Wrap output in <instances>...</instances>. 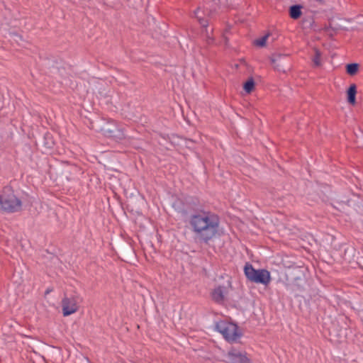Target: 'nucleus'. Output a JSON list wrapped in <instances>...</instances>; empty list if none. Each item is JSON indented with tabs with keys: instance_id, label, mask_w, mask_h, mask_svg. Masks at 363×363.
I'll list each match as a JSON object with an SVG mask.
<instances>
[{
	"instance_id": "nucleus-24",
	"label": "nucleus",
	"mask_w": 363,
	"mask_h": 363,
	"mask_svg": "<svg viewBox=\"0 0 363 363\" xmlns=\"http://www.w3.org/2000/svg\"><path fill=\"white\" fill-rule=\"evenodd\" d=\"M51 291H52V289H47V291H45V294H49Z\"/></svg>"
},
{
	"instance_id": "nucleus-8",
	"label": "nucleus",
	"mask_w": 363,
	"mask_h": 363,
	"mask_svg": "<svg viewBox=\"0 0 363 363\" xmlns=\"http://www.w3.org/2000/svg\"><path fill=\"white\" fill-rule=\"evenodd\" d=\"M226 363H251L245 351L235 347L230 348L227 353Z\"/></svg>"
},
{
	"instance_id": "nucleus-17",
	"label": "nucleus",
	"mask_w": 363,
	"mask_h": 363,
	"mask_svg": "<svg viewBox=\"0 0 363 363\" xmlns=\"http://www.w3.org/2000/svg\"><path fill=\"white\" fill-rule=\"evenodd\" d=\"M323 30L330 37L333 36V31L335 29L332 28L331 24L330 23L329 26H325L323 28Z\"/></svg>"
},
{
	"instance_id": "nucleus-15",
	"label": "nucleus",
	"mask_w": 363,
	"mask_h": 363,
	"mask_svg": "<svg viewBox=\"0 0 363 363\" xmlns=\"http://www.w3.org/2000/svg\"><path fill=\"white\" fill-rule=\"evenodd\" d=\"M359 69V65L357 63L348 64L346 66V72L351 76L355 75Z\"/></svg>"
},
{
	"instance_id": "nucleus-14",
	"label": "nucleus",
	"mask_w": 363,
	"mask_h": 363,
	"mask_svg": "<svg viewBox=\"0 0 363 363\" xmlns=\"http://www.w3.org/2000/svg\"><path fill=\"white\" fill-rule=\"evenodd\" d=\"M255 85V83L254 79L252 77H250L243 84V89L247 94H250L254 90Z\"/></svg>"
},
{
	"instance_id": "nucleus-13",
	"label": "nucleus",
	"mask_w": 363,
	"mask_h": 363,
	"mask_svg": "<svg viewBox=\"0 0 363 363\" xmlns=\"http://www.w3.org/2000/svg\"><path fill=\"white\" fill-rule=\"evenodd\" d=\"M313 51H314V56L312 58L313 65L315 67H320L321 65L320 57H321L322 53L317 48H313Z\"/></svg>"
},
{
	"instance_id": "nucleus-20",
	"label": "nucleus",
	"mask_w": 363,
	"mask_h": 363,
	"mask_svg": "<svg viewBox=\"0 0 363 363\" xmlns=\"http://www.w3.org/2000/svg\"><path fill=\"white\" fill-rule=\"evenodd\" d=\"M206 43H207L208 44H211V43H213V38H211V37L208 35V32H207V30H206Z\"/></svg>"
},
{
	"instance_id": "nucleus-6",
	"label": "nucleus",
	"mask_w": 363,
	"mask_h": 363,
	"mask_svg": "<svg viewBox=\"0 0 363 363\" xmlns=\"http://www.w3.org/2000/svg\"><path fill=\"white\" fill-rule=\"evenodd\" d=\"M100 131L104 135L116 140H122L125 138L123 133L118 128L113 121H104L100 127Z\"/></svg>"
},
{
	"instance_id": "nucleus-19",
	"label": "nucleus",
	"mask_w": 363,
	"mask_h": 363,
	"mask_svg": "<svg viewBox=\"0 0 363 363\" xmlns=\"http://www.w3.org/2000/svg\"><path fill=\"white\" fill-rule=\"evenodd\" d=\"M303 23H308L310 26H312V25L314 23V21L313 18L307 19L306 18H303Z\"/></svg>"
},
{
	"instance_id": "nucleus-22",
	"label": "nucleus",
	"mask_w": 363,
	"mask_h": 363,
	"mask_svg": "<svg viewBox=\"0 0 363 363\" xmlns=\"http://www.w3.org/2000/svg\"><path fill=\"white\" fill-rule=\"evenodd\" d=\"M53 144H54L53 142L46 143V145L48 146V147H51Z\"/></svg>"
},
{
	"instance_id": "nucleus-4",
	"label": "nucleus",
	"mask_w": 363,
	"mask_h": 363,
	"mask_svg": "<svg viewBox=\"0 0 363 363\" xmlns=\"http://www.w3.org/2000/svg\"><path fill=\"white\" fill-rule=\"evenodd\" d=\"M216 329L228 341H235L240 336L238 332V326L232 323L225 321L218 323Z\"/></svg>"
},
{
	"instance_id": "nucleus-25",
	"label": "nucleus",
	"mask_w": 363,
	"mask_h": 363,
	"mask_svg": "<svg viewBox=\"0 0 363 363\" xmlns=\"http://www.w3.org/2000/svg\"><path fill=\"white\" fill-rule=\"evenodd\" d=\"M225 43L227 44L228 38L226 37H224Z\"/></svg>"
},
{
	"instance_id": "nucleus-21",
	"label": "nucleus",
	"mask_w": 363,
	"mask_h": 363,
	"mask_svg": "<svg viewBox=\"0 0 363 363\" xmlns=\"http://www.w3.org/2000/svg\"><path fill=\"white\" fill-rule=\"evenodd\" d=\"M200 13H201V11H200L199 9H198L197 10H196V11H194V17H195L196 18H197V20H198V21H199V18H202V17L200 16Z\"/></svg>"
},
{
	"instance_id": "nucleus-11",
	"label": "nucleus",
	"mask_w": 363,
	"mask_h": 363,
	"mask_svg": "<svg viewBox=\"0 0 363 363\" xmlns=\"http://www.w3.org/2000/svg\"><path fill=\"white\" fill-rule=\"evenodd\" d=\"M347 101L349 104L352 105H354L356 104V94H357V86L354 84H352L347 91Z\"/></svg>"
},
{
	"instance_id": "nucleus-10",
	"label": "nucleus",
	"mask_w": 363,
	"mask_h": 363,
	"mask_svg": "<svg viewBox=\"0 0 363 363\" xmlns=\"http://www.w3.org/2000/svg\"><path fill=\"white\" fill-rule=\"evenodd\" d=\"M302 6L299 4L293 5L289 7V16L292 19L296 20L302 15L301 12Z\"/></svg>"
},
{
	"instance_id": "nucleus-5",
	"label": "nucleus",
	"mask_w": 363,
	"mask_h": 363,
	"mask_svg": "<svg viewBox=\"0 0 363 363\" xmlns=\"http://www.w3.org/2000/svg\"><path fill=\"white\" fill-rule=\"evenodd\" d=\"M82 299L79 296H65L62 298L61 304L64 316H68L76 313L79 308Z\"/></svg>"
},
{
	"instance_id": "nucleus-9",
	"label": "nucleus",
	"mask_w": 363,
	"mask_h": 363,
	"mask_svg": "<svg viewBox=\"0 0 363 363\" xmlns=\"http://www.w3.org/2000/svg\"><path fill=\"white\" fill-rule=\"evenodd\" d=\"M224 293L225 287L219 286L213 290L212 298L216 302L220 303L224 300Z\"/></svg>"
},
{
	"instance_id": "nucleus-2",
	"label": "nucleus",
	"mask_w": 363,
	"mask_h": 363,
	"mask_svg": "<svg viewBox=\"0 0 363 363\" xmlns=\"http://www.w3.org/2000/svg\"><path fill=\"white\" fill-rule=\"evenodd\" d=\"M0 205L5 211L16 212L21 209V201L13 194L12 189L6 186L0 194Z\"/></svg>"
},
{
	"instance_id": "nucleus-16",
	"label": "nucleus",
	"mask_w": 363,
	"mask_h": 363,
	"mask_svg": "<svg viewBox=\"0 0 363 363\" xmlns=\"http://www.w3.org/2000/svg\"><path fill=\"white\" fill-rule=\"evenodd\" d=\"M269 36V34H267L262 37L261 38L257 39L255 40V45L259 47H264L266 45L267 40L268 37Z\"/></svg>"
},
{
	"instance_id": "nucleus-23",
	"label": "nucleus",
	"mask_w": 363,
	"mask_h": 363,
	"mask_svg": "<svg viewBox=\"0 0 363 363\" xmlns=\"http://www.w3.org/2000/svg\"><path fill=\"white\" fill-rule=\"evenodd\" d=\"M71 169L72 171H76L77 169V167L75 165H72Z\"/></svg>"
},
{
	"instance_id": "nucleus-18",
	"label": "nucleus",
	"mask_w": 363,
	"mask_h": 363,
	"mask_svg": "<svg viewBox=\"0 0 363 363\" xmlns=\"http://www.w3.org/2000/svg\"><path fill=\"white\" fill-rule=\"evenodd\" d=\"M199 22L203 28H206L208 24V20L203 18H199Z\"/></svg>"
},
{
	"instance_id": "nucleus-7",
	"label": "nucleus",
	"mask_w": 363,
	"mask_h": 363,
	"mask_svg": "<svg viewBox=\"0 0 363 363\" xmlns=\"http://www.w3.org/2000/svg\"><path fill=\"white\" fill-rule=\"evenodd\" d=\"M270 60L275 70L286 73L290 69L289 57L287 55L275 53L272 55Z\"/></svg>"
},
{
	"instance_id": "nucleus-3",
	"label": "nucleus",
	"mask_w": 363,
	"mask_h": 363,
	"mask_svg": "<svg viewBox=\"0 0 363 363\" xmlns=\"http://www.w3.org/2000/svg\"><path fill=\"white\" fill-rule=\"evenodd\" d=\"M244 273L247 279L253 283L262 284L267 286L271 281V276L267 269H255L250 263H246Z\"/></svg>"
},
{
	"instance_id": "nucleus-12",
	"label": "nucleus",
	"mask_w": 363,
	"mask_h": 363,
	"mask_svg": "<svg viewBox=\"0 0 363 363\" xmlns=\"http://www.w3.org/2000/svg\"><path fill=\"white\" fill-rule=\"evenodd\" d=\"M311 12H315V8L325 5V0H307Z\"/></svg>"
},
{
	"instance_id": "nucleus-1",
	"label": "nucleus",
	"mask_w": 363,
	"mask_h": 363,
	"mask_svg": "<svg viewBox=\"0 0 363 363\" xmlns=\"http://www.w3.org/2000/svg\"><path fill=\"white\" fill-rule=\"evenodd\" d=\"M189 223L196 238L206 244L218 234L219 219L210 212H196L189 216Z\"/></svg>"
}]
</instances>
